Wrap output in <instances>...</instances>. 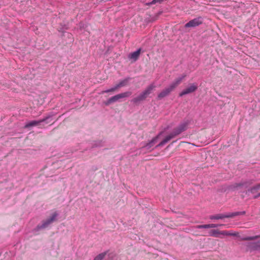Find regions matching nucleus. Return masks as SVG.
Here are the masks:
<instances>
[{"label": "nucleus", "instance_id": "1", "mask_svg": "<svg viewBox=\"0 0 260 260\" xmlns=\"http://www.w3.org/2000/svg\"><path fill=\"white\" fill-rule=\"evenodd\" d=\"M245 214V211L242 212H235L228 214H217L215 215H212L210 217V219H220L225 218H232L235 216L244 215Z\"/></svg>", "mask_w": 260, "mask_h": 260}, {"label": "nucleus", "instance_id": "2", "mask_svg": "<svg viewBox=\"0 0 260 260\" xmlns=\"http://www.w3.org/2000/svg\"><path fill=\"white\" fill-rule=\"evenodd\" d=\"M132 94V92L126 91L125 92L121 93L115 95L108 99L106 103L107 105H109L112 103L118 101L119 99L129 97Z\"/></svg>", "mask_w": 260, "mask_h": 260}, {"label": "nucleus", "instance_id": "3", "mask_svg": "<svg viewBox=\"0 0 260 260\" xmlns=\"http://www.w3.org/2000/svg\"><path fill=\"white\" fill-rule=\"evenodd\" d=\"M203 17L200 16L190 20L185 24L184 26L185 27H195L203 24Z\"/></svg>", "mask_w": 260, "mask_h": 260}, {"label": "nucleus", "instance_id": "4", "mask_svg": "<svg viewBox=\"0 0 260 260\" xmlns=\"http://www.w3.org/2000/svg\"><path fill=\"white\" fill-rule=\"evenodd\" d=\"M219 235H222L224 236H236V233H230L226 231H219L218 230H211L209 233V235L215 237H218Z\"/></svg>", "mask_w": 260, "mask_h": 260}, {"label": "nucleus", "instance_id": "5", "mask_svg": "<svg viewBox=\"0 0 260 260\" xmlns=\"http://www.w3.org/2000/svg\"><path fill=\"white\" fill-rule=\"evenodd\" d=\"M189 125V121L186 120L181 123L179 125L174 129L173 131L178 136L183 132L186 131Z\"/></svg>", "mask_w": 260, "mask_h": 260}, {"label": "nucleus", "instance_id": "6", "mask_svg": "<svg viewBox=\"0 0 260 260\" xmlns=\"http://www.w3.org/2000/svg\"><path fill=\"white\" fill-rule=\"evenodd\" d=\"M58 214L55 212L51 216L42 222V224L40 225V228L44 229L47 228L49 224L52 223L56 220V218Z\"/></svg>", "mask_w": 260, "mask_h": 260}, {"label": "nucleus", "instance_id": "7", "mask_svg": "<svg viewBox=\"0 0 260 260\" xmlns=\"http://www.w3.org/2000/svg\"><path fill=\"white\" fill-rule=\"evenodd\" d=\"M198 89V86L195 83L191 84L188 87L183 90L180 93L179 96H182L185 94L192 93Z\"/></svg>", "mask_w": 260, "mask_h": 260}, {"label": "nucleus", "instance_id": "8", "mask_svg": "<svg viewBox=\"0 0 260 260\" xmlns=\"http://www.w3.org/2000/svg\"><path fill=\"white\" fill-rule=\"evenodd\" d=\"M177 135L175 134V133L173 131L172 133H171L169 135L166 137V138L161 141L156 146V147H161L164 146L166 143L168 142L173 138L176 137Z\"/></svg>", "mask_w": 260, "mask_h": 260}, {"label": "nucleus", "instance_id": "9", "mask_svg": "<svg viewBox=\"0 0 260 260\" xmlns=\"http://www.w3.org/2000/svg\"><path fill=\"white\" fill-rule=\"evenodd\" d=\"M186 75L185 74H183L181 75V76L176 78L174 82H173L171 84L170 86L174 90L176 87H177L182 81L186 77Z\"/></svg>", "mask_w": 260, "mask_h": 260}, {"label": "nucleus", "instance_id": "10", "mask_svg": "<svg viewBox=\"0 0 260 260\" xmlns=\"http://www.w3.org/2000/svg\"><path fill=\"white\" fill-rule=\"evenodd\" d=\"M173 89L171 88L170 86L166 88L162 91H161L157 96V98L159 100H160L166 96L168 95L171 91H172Z\"/></svg>", "mask_w": 260, "mask_h": 260}, {"label": "nucleus", "instance_id": "11", "mask_svg": "<svg viewBox=\"0 0 260 260\" xmlns=\"http://www.w3.org/2000/svg\"><path fill=\"white\" fill-rule=\"evenodd\" d=\"M141 50V49H139L136 51L131 53L128 56L129 58L133 59L134 61L137 60L140 56Z\"/></svg>", "mask_w": 260, "mask_h": 260}, {"label": "nucleus", "instance_id": "12", "mask_svg": "<svg viewBox=\"0 0 260 260\" xmlns=\"http://www.w3.org/2000/svg\"><path fill=\"white\" fill-rule=\"evenodd\" d=\"M147 98V96H145L143 92L140 93L138 96L134 98L132 102L134 103L137 104L141 101L145 100Z\"/></svg>", "mask_w": 260, "mask_h": 260}, {"label": "nucleus", "instance_id": "13", "mask_svg": "<svg viewBox=\"0 0 260 260\" xmlns=\"http://www.w3.org/2000/svg\"><path fill=\"white\" fill-rule=\"evenodd\" d=\"M147 98V96H145L143 92L140 93L138 96L134 98L132 102L134 103L137 104L141 101L145 100Z\"/></svg>", "mask_w": 260, "mask_h": 260}, {"label": "nucleus", "instance_id": "14", "mask_svg": "<svg viewBox=\"0 0 260 260\" xmlns=\"http://www.w3.org/2000/svg\"><path fill=\"white\" fill-rule=\"evenodd\" d=\"M129 80H130V78H126L120 81L118 84H116L117 87H118V88H119L120 87L127 85L128 82Z\"/></svg>", "mask_w": 260, "mask_h": 260}, {"label": "nucleus", "instance_id": "15", "mask_svg": "<svg viewBox=\"0 0 260 260\" xmlns=\"http://www.w3.org/2000/svg\"><path fill=\"white\" fill-rule=\"evenodd\" d=\"M44 120H42L41 121H36V120L31 121L26 123L25 124V125L24 126V127L28 128L29 127L36 126V125H38L41 122L44 121Z\"/></svg>", "mask_w": 260, "mask_h": 260}, {"label": "nucleus", "instance_id": "16", "mask_svg": "<svg viewBox=\"0 0 260 260\" xmlns=\"http://www.w3.org/2000/svg\"><path fill=\"white\" fill-rule=\"evenodd\" d=\"M161 133H160L159 135H158L157 136L154 137L152 139V140L146 145V147H151L153 145L154 143H155L157 142V140L158 138H159V136L161 135Z\"/></svg>", "mask_w": 260, "mask_h": 260}, {"label": "nucleus", "instance_id": "17", "mask_svg": "<svg viewBox=\"0 0 260 260\" xmlns=\"http://www.w3.org/2000/svg\"><path fill=\"white\" fill-rule=\"evenodd\" d=\"M155 88V86L153 84H151L149 85L144 90L146 91V92L147 93L148 95H149Z\"/></svg>", "mask_w": 260, "mask_h": 260}, {"label": "nucleus", "instance_id": "18", "mask_svg": "<svg viewBox=\"0 0 260 260\" xmlns=\"http://www.w3.org/2000/svg\"><path fill=\"white\" fill-rule=\"evenodd\" d=\"M118 89H119V88H118V87H117V85H116L114 87H113L110 89L103 91L102 92V93H108V92H113L115 91L116 90H117Z\"/></svg>", "mask_w": 260, "mask_h": 260}, {"label": "nucleus", "instance_id": "19", "mask_svg": "<svg viewBox=\"0 0 260 260\" xmlns=\"http://www.w3.org/2000/svg\"><path fill=\"white\" fill-rule=\"evenodd\" d=\"M106 254V252L102 253L97 255L93 260H102Z\"/></svg>", "mask_w": 260, "mask_h": 260}, {"label": "nucleus", "instance_id": "20", "mask_svg": "<svg viewBox=\"0 0 260 260\" xmlns=\"http://www.w3.org/2000/svg\"><path fill=\"white\" fill-rule=\"evenodd\" d=\"M259 189L257 187V185L252 187L249 190L252 193H254L256 192L257 190H258Z\"/></svg>", "mask_w": 260, "mask_h": 260}, {"label": "nucleus", "instance_id": "21", "mask_svg": "<svg viewBox=\"0 0 260 260\" xmlns=\"http://www.w3.org/2000/svg\"><path fill=\"white\" fill-rule=\"evenodd\" d=\"M197 228H198V229H209V228H210V224L198 225L197 226Z\"/></svg>", "mask_w": 260, "mask_h": 260}, {"label": "nucleus", "instance_id": "22", "mask_svg": "<svg viewBox=\"0 0 260 260\" xmlns=\"http://www.w3.org/2000/svg\"><path fill=\"white\" fill-rule=\"evenodd\" d=\"M257 237H258V236H255V237H245V238H243V240H245V241H247V240H254V239H256Z\"/></svg>", "mask_w": 260, "mask_h": 260}, {"label": "nucleus", "instance_id": "23", "mask_svg": "<svg viewBox=\"0 0 260 260\" xmlns=\"http://www.w3.org/2000/svg\"><path fill=\"white\" fill-rule=\"evenodd\" d=\"M164 0H153L149 3L150 5H153L157 3H161Z\"/></svg>", "mask_w": 260, "mask_h": 260}, {"label": "nucleus", "instance_id": "24", "mask_svg": "<svg viewBox=\"0 0 260 260\" xmlns=\"http://www.w3.org/2000/svg\"><path fill=\"white\" fill-rule=\"evenodd\" d=\"M210 228H214L218 227L219 225L217 224H210ZM220 225H222V224H220Z\"/></svg>", "mask_w": 260, "mask_h": 260}, {"label": "nucleus", "instance_id": "25", "mask_svg": "<svg viewBox=\"0 0 260 260\" xmlns=\"http://www.w3.org/2000/svg\"><path fill=\"white\" fill-rule=\"evenodd\" d=\"M143 93L147 97L149 95L147 92H146V91H145V90H144L143 92Z\"/></svg>", "mask_w": 260, "mask_h": 260}, {"label": "nucleus", "instance_id": "26", "mask_svg": "<svg viewBox=\"0 0 260 260\" xmlns=\"http://www.w3.org/2000/svg\"><path fill=\"white\" fill-rule=\"evenodd\" d=\"M259 197H260V192L257 196H255L254 198H257Z\"/></svg>", "mask_w": 260, "mask_h": 260}, {"label": "nucleus", "instance_id": "27", "mask_svg": "<svg viewBox=\"0 0 260 260\" xmlns=\"http://www.w3.org/2000/svg\"><path fill=\"white\" fill-rule=\"evenodd\" d=\"M257 187L259 188V189H260V183L259 184H257Z\"/></svg>", "mask_w": 260, "mask_h": 260}]
</instances>
